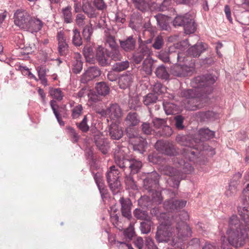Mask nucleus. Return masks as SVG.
<instances>
[{
    "mask_svg": "<svg viewBox=\"0 0 249 249\" xmlns=\"http://www.w3.org/2000/svg\"><path fill=\"white\" fill-rule=\"evenodd\" d=\"M217 77L212 74H206L196 77L191 82L193 89L184 90L182 95L186 98L188 105L186 108L190 110H196L202 107L207 101V95L212 91V85L216 81Z\"/></svg>",
    "mask_w": 249,
    "mask_h": 249,
    "instance_id": "obj_1",
    "label": "nucleus"
},
{
    "mask_svg": "<svg viewBox=\"0 0 249 249\" xmlns=\"http://www.w3.org/2000/svg\"><path fill=\"white\" fill-rule=\"evenodd\" d=\"M229 225V229L227 233L229 243L235 247L242 246L248 237L247 227L244 224L242 219L240 222L237 216L233 215L230 218Z\"/></svg>",
    "mask_w": 249,
    "mask_h": 249,
    "instance_id": "obj_2",
    "label": "nucleus"
},
{
    "mask_svg": "<svg viewBox=\"0 0 249 249\" xmlns=\"http://www.w3.org/2000/svg\"><path fill=\"white\" fill-rule=\"evenodd\" d=\"M159 220L161 223L157 231V241L168 242L169 240V238L172 235L169 220L166 218V214L163 213Z\"/></svg>",
    "mask_w": 249,
    "mask_h": 249,
    "instance_id": "obj_3",
    "label": "nucleus"
},
{
    "mask_svg": "<svg viewBox=\"0 0 249 249\" xmlns=\"http://www.w3.org/2000/svg\"><path fill=\"white\" fill-rule=\"evenodd\" d=\"M179 166L180 168H182V171L180 169L181 174L180 173L179 170L176 171L175 174L172 175L173 177L172 178L174 180V187L178 188L179 185L180 180L184 179L185 176L183 175L184 174H190L194 170L193 167L192 166L191 164L188 162H185L184 160H181L178 162Z\"/></svg>",
    "mask_w": 249,
    "mask_h": 249,
    "instance_id": "obj_4",
    "label": "nucleus"
},
{
    "mask_svg": "<svg viewBox=\"0 0 249 249\" xmlns=\"http://www.w3.org/2000/svg\"><path fill=\"white\" fill-rule=\"evenodd\" d=\"M119 172L116 169L114 165L111 166L109 168V170L106 174L107 181L110 189L114 194L118 192L120 186V182L119 181Z\"/></svg>",
    "mask_w": 249,
    "mask_h": 249,
    "instance_id": "obj_5",
    "label": "nucleus"
},
{
    "mask_svg": "<svg viewBox=\"0 0 249 249\" xmlns=\"http://www.w3.org/2000/svg\"><path fill=\"white\" fill-rule=\"evenodd\" d=\"M122 157H119L117 154H116L115 157V163L120 168H124L128 167L130 171L133 174L137 173L141 167H142V163L141 161L136 160L135 159L128 160L123 161L122 160Z\"/></svg>",
    "mask_w": 249,
    "mask_h": 249,
    "instance_id": "obj_6",
    "label": "nucleus"
},
{
    "mask_svg": "<svg viewBox=\"0 0 249 249\" xmlns=\"http://www.w3.org/2000/svg\"><path fill=\"white\" fill-rule=\"evenodd\" d=\"M176 141L180 145L188 147L185 150V156L189 160H195L196 158V153L190 148L193 147L195 149H197V147H196V145H194L192 142L188 140L187 137L184 135H178L176 138Z\"/></svg>",
    "mask_w": 249,
    "mask_h": 249,
    "instance_id": "obj_7",
    "label": "nucleus"
},
{
    "mask_svg": "<svg viewBox=\"0 0 249 249\" xmlns=\"http://www.w3.org/2000/svg\"><path fill=\"white\" fill-rule=\"evenodd\" d=\"M31 15L26 10L19 9L14 15L15 24L22 29H25L30 19Z\"/></svg>",
    "mask_w": 249,
    "mask_h": 249,
    "instance_id": "obj_8",
    "label": "nucleus"
},
{
    "mask_svg": "<svg viewBox=\"0 0 249 249\" xmlns=\"http://www.w3.org/2000/svg\"><path fill=\"white\" fill-rule=\"evenodd\" d=\"M102 116L108 117L110 119L117 120L123 114V111L119 105L116 103L110 105L106 110L103 109L99 112Z\"/></svg>",
    "mask_w": 249,
    "mask_h": 249,
    "instance_id": "obj_9",
    "label": "nucleus"
},
{
    "mask_svg": "<svg viewBox=\"0 0 249 249\" xmlns=\"http://www.w3.org/2000/svg\"><path fill=\"white\" fill-rule=\"evenodd\" d=\"M195 71V63L191 62L189 65H175L173 69V73L178 77L189 76L193 74Z\"/></svg>",
    "mask_w": 249,
    "mask_h": 249,
    "instance_id": "obj_10",
    "label": "nucleus"
},
{
    "mask_svg": "<svg viewBox=\"0 0 249 249\" xmlns=\"http://www.w3.org/2000/svg\"><path fill=\"white\" fill-rule=\"evenodd\" d=\"M135 7L142 11H154L155 0H132Z\"/></svg>",
    "mask_w": 249,
    "mask_h": 249,
    "instance_id": "obj_11",
    "label": "nucleus"
},
{
    "mask_svg": "<svg viewBox=\"0 0 249 249\" xmlns=\"http://www.w3.org/2000/svg\"><path fill=\"white\" fill-rule=\"evenodd\" d=\"M159 151L169 156H174L177 153L174 145L168 142L157 141V151Z\"/></svg>",
    "mask_w": 249,
    "mask_h": 249,
    "instance_id": "obj_12",
    "label": "nucleus"
},
{
    "mask_svg": "<svg viewBox=\"0 0 249 249\" xmlns=\"http://www.w3.org/2000/svg\"><path fill=\"white\" fill-rule=\"evenodd\" d=\"M15 41L19 46V48L22 51L21 53L24 54H29L33 52L35 48L34 44H27L25 45L24 44V40L23 39V36L22 34H17L15 36Z\"/></svg>",
    "mask_w": 249,
    "mask_h": 249,
    "instance_id": "obj_13",
    "label": "nucleus"
},
{
    "mask_svg": "<svg viewBox=\"0 0 249 249\" xmlns=\"http://www.w3.org/2000/svg\"><path fill=\"white\" fill-rule=\"evenodd\" d=\"M150 52L149 48L145 45H141L133 56V60L136 64H139L144 56L150 58Z\"/></svg>",
    "mask_w": 249,
    "mask_h": 249,
    "instance_id": "obj_14",
    "label": "nucleus"
},
{
    "mask_svg": "<svg viewBox=\"0 0 249 249\" xmlns=\"http://www.w3.org/2000/svg\"><path fill=\"white\" fill-rule=\"evenodd\" d=\"M178 241L175 238L173 239L172 243L175 246L178 243L181 242L187 237L191 235V230L190 228L186 224L183 223L181 228H177Z\"/></svg>",
    "mask_w": 249,
    "mask_h": 249,
    "instance_id": "obj_15",
    "label": "nucleus"
},
{
    "mask_svg": "<svg viewBox=\"0 0 249 249\" xmlns=\"http://www.w3.org/2000/svg\"><path fill=\"white\" fill-rule=\"evenodd\" d=\"M101 74V71L96 67H91L88 68L86 72L82 75L81 81L85 83L93 79L98 77Z\"/></svg>",
    "mask_w": 249,
    "mask_h": 249,
    "instance_id": "obj_16",
    "label": "nucleus"
},
{
    "mask_svg": "<svg viewBox=\"0 0 249 249\" xmlns=\"http://www.w3.org/2000/svg\"><path fill=\"white\" fill-rule=\"evenodd\" d=\"M43 24L42 21L40 19L31 16L29 21L24 30L31 33L37 32L41 29Z\"/></svg>",
    "mask_w": 249,
    "mask_h": 249,
    "instance_id": "obj_17",
    "label": "nucleus"
},
{
    "mask_svg": "<svg viewBox=\"0 0 249 249\" xmlns=\"http://www.w3.org/2000/svg\"><path fill=\"white\" fill-rule=\"evenodd\" d=\"M130 143L132 145L133 150L140 153H142L145 151L147 145V142L145 139L141 136L134 140H132Z\"/></svg>",
    "mask_w": 249,
    "mask_h": 249,
    "instance_id": "obj_18",
    "label": "nucleus"
},
{
    "mask_svg": "<svg viewBox=\"0 0 249 249\" xmlns=\"http://www.w3.org/2000/svg\"><path fill=\"white\" fill-rule=\"evenodd\" d=\"M186 204V201L185 200H178L171 199L164 203V207L167 210H174L178 209H181L184 207Z\"/></svg>",
    "mask_w": 249,
    "mask_h": 249,
    "instance_id": "obj_19",
    "label": "nucleus"
},
{
    "mask_svg": "<svg viewBox=\"0 0 249 249\" xmlns=\"http://www.w3.org/2000/svg\"><path fill=\"white\" fill-rule=\"evenodd\" d=\"M206 48V44L201 42H197L188 50V54L193 57H198Z\"/></svg>",
    "mask_w": 249,
    "mask_h": 249,
    "instance_id": "obj_20",
    "label": "nucleus"
},
{
    "mask_svg": "<svg viewBox=\"0 0 249 249\" xmlns=\"http://www.w3.org/2000/svg\"><path fill=\"white\" fill-rule=\"evenodd\" d=\"M108 132L111 138L113 140H119L123 136L122 128L116 123L110 124Z\"/></svg>",
    "mask_w": 249,
    "mask_h": 249,
    "instance_id": "obj_21",
    "label": "nucleus"
},
{
    "mask_svg": "<svg viewBox=\"0 0 249 249\" xmlns=\"http://www.w3.org/2000/svg\"><path fill=\"white\" fill-rule=\"evenodd\" d=\"M96 57L101 65L106 66L108 64L107 60L108 53H106V50L103 47L99 46L97 48Z\"/></svg>",
    "mask_w": 249,
    "mask_h": 249,
    "instance_id": "obj_22",
    "label": "nucleus"
},
{
    "mask_svg": "<svg viewBox=\"0 0 249 249\" xmlns=\"http://www.w3.org/2000/svg\"><path fill=\"white\" fill-rule=\"evenodd\" d=\"M120 202L121 204L123 215L128 219H130L131 217L130 212L131 203L130 200L129 199H124V197H121L120 199Z\"/></svg>",
    "mask_w": 249,
    "mask_h": 249,
    "instance_id": "obj_23",
    "label": "nucleus"
},
{
    "mask_svg": "<svg viewBox=\"0 0 249 249\" xmlns=\"http://www.w3.org/2000/svg\"><path fill=\"white\" fill-rule=\"evenodd\" d=\"M124 121L127 126H135L140 122V118L136 112H129L126 115Z\"/></svg>",
    "mask_w": 249,
    "mask_h": 249,
    "instance_id": "obj_24",
    "label": "nucleus"
},
{
    "mask_svg": "<svg viewBox=\"0 0 249 249\" xmlns=\"http://www.w3.org/2000/svg\"><path fill=\"white\" fill-rule=\"evenodd\" d=\"M239 214L244 222V224L247 227L248 238H249V211L246 207H238Z\"/></svg>",
    "mask_w": 249,
    "mask_h": 249,
    "instance_id": "obj_25",
    "label": "nucleus"
},
{
    "mask_svg": "<svg viewBox=\"0 0 249 249\" xmlns=\"http://www.w3.org/2000/svg\"><path fill=\"white\" fill-rule=\"evenodd\" d=\"M133 81L132 75L130 73L121 75L119 80V84L121 89L129 87Z\"/></svg>",
    "mask_w": 249,
    "mask_h": 249,
    "instance_id": "obj_26",
    "label": "nucleus"
},
{
    "mask_svg": "<svg viewBox=\"0 0 249 249\" xmlns=\"http://www.w3.org/2000/svg\"><path fill=\"white\" fill-rule=\"evenodd\" d=\"M83 67L81 55L79 53H75L74 60L72 62V71L75 73H79Z\"/></svg>",
    "mask_w": 249,
    "mask_h": 249,
    "instance_id": "obj_27",
    "label": "nucleus"
},
{
    "mask_svg": "<svg viewBox=\"0 0 249 249\" xmlns=\"http://www.w3.org/2000/svg\"><path fill=\"white\" fill-rule=\"evenodd\" d=\"M120 45L125 51H131L135 48V41L132 36H130L124 40L120 41Z\"/></svg>",
    "mask_w": 249,
    "mask_h": 249,
    "instance_id": "obj_28",
    "label": "nucleus"
},
{
    "mask_svg": "<svg viewBox=\"0 0 249 249\" xmlns=\"http://www.w3.org/2000/svg\"><path fill=\"white\" fill-rule=\"evenodd\" d=\"M170 21L171 19L168 17L161 14H157V21L161 30H167Z\"/></svg>",
    "mask_w": 249,
    "mask_h": 249,
    "instance_id": "obj_29",
    "label": "nucleus"
},
{
    "mask_svg": "<svg viewBox=\"0 0 249 249\" xmlns=\"http://www.w3.org/2000/svg\"><path fill=\"white\" fill-rule=\"evenodd\" d=\"M184 32L186 34H191L194 33L196 30V24L192 17L191 16L188 20H186L183 26Z\"/></svg>",
    "mask_w": 249,
    "mask_h": 249,
    "instance_id": "obj_30",
    "label": "nucleus"
},
{
    "mask_svg": "<svg viewBox=\"0 0 249 249\" xmlns=\"http://www.w3.org/2000/svg\"><path fill=\"white\" fill-rule=\"evenodd\" d=\"M199 141H203L214 137V132L208 128H202L198 131Z\"/></svg>",
    "mask_w": 249,
    "mask_h": 249,
    "instance_id": "obj_31",
    "label": "nucleus"
},
{
    "mask_svg": "<svg viewBox=\"0 0 249 249\" xmlns=\"http://www.w3.org/2000/svg\"><path fill=\"white\" fill-rule=\"evenodd\" d=\"M82 9L83 12L90 18H95L97 15L96 10L89 2H86L83 4Z\"/></svg>",
    "mask_w": 249,
    "mask_h": 249,
    "instance_id": "obj_32",
    "label": "nucleus"
},
{
    "mask_svg": "<svg viewBox=\"0 0 249 249\" xmlns=\"http://www.w3.org/2000/svg\"><path fill=\"white\" fill-rule=\"evenodd\" d=\"M153 203V199L147 196H143L138 200V204L142 208L150 207Z\"/></svg>",
    "mask_w": 249,
    "mask_h": 249,
    "instance_id": "obj_33",
    "label": "nucleus"
},
{
    "mask_svg": "<svg viewBox=\"0 0 249 249\" xmlns=\"http://www.w3.org/2000/svg\"><path fill=\"white\" fill-rule=\"evenodd\" d=\"M96 89L98 94L105 96L108 93L109 88L104 82H100L96 84Z\"/></svg>",
    "mask_w": 249,
    "mask_h": 249,
    "instance_id": "obj_34",
    "label": "nucleus"
},
{
    "mask_svg": "<svg viewBox=\"0 0 249 249\" xmlns=\"http://www.w3.org/2000/svg\"><path fill=\"white\" fill-rule=\"evenodd\" d=\"M190 14H186L184 16H178L175 18L173 21V24L175 26H184L188 18L191 17Z\"/></svg>",
    "mask_w": 249,
    "mask_h": 249,
    "instance_id": "obj_35",
    "label": "nucleus"
},
{
    "mask_svg": "<svg viewBox=\"0 0 249 249\" xmlns=\"http://www.w3.org/2000/svg\"><path fill=\"white\" fill-rule=\"evenodd\" d=\"M71 7L68 6L62 9V13L65 22L71 23L72 21Z\"/></svg>",
    "mask_w": 249,
    "mask_h": 249,
    "instance_id": "obj_36",
    "label": "nucleus"
},
{
    "mask_svg": "<svg viewBox=\"0 0 249 249\" xmlns=\"http://www.w3.org/2000/svg\"><path fill=\"white\" fill-rule=\"evenodd\" d=\"M133 127L126 126L125 128L126 134L129 139V142H131L132 140H134L140 137L137 133V130Z\"/></svg>",
    "mask_w": 249,
    "mask_h": 249,
    "instance_id": "obj_37",
    "label": "nucleus"
},
{
    "mask_svg": "<svg viewBox=\"0 0 249 249\" xmlns=\"http://www.w3.org/2000/svg\"><path fill=\"white\" fill-rule=\"evenodd\" d=\"M108 57L114 61L121 60L122 58L118 47L111 49V51L108 53Z\"/></svg>",
    "mask_w": 249,
    "mask_h": 249,
    "instance_id": "obj_38",
    "label": "nucleus"
},
{
    "mask_svg": "<svg viewBox=\"0 0 249 249\" xmlns=\"http://www.w3.org/2000/svg\"><path fill=\"white\" fill-rule=\"evenodd\" d=\"M153 60L151 58H146L143 61L142 69L147 74H151Z\"/></svg>",
    "mask_w": 249,
    "mask_h": 249,
    "instance_id": "obj_39",
    "label": "nucleus"
},
{
    "mask_svg": "<svg viewBox=\"0 0 249 249\" xmlns=\"http://www.w3.org/2000/svg\"><path fill=\"white\" fill-rule=\"evenodd\" d=\"M49 93L52 97L59 101L61 100L64 96L60 89L50 88L49 89Z\"/></svg>",
    "mask_w": 249,
    "mask_h": 249,
    "instance_id": "obj_40",
    "label": "nucleus"
},
{
    "mask_svg": "<svg viewBox=\"0 0 249 249\" xmlns=\"http://www.w3.org/2000/svg\"><path fill=\"white\" fill-rule=\"evenodd\" d=\"M133 214L134 216L138 219L148 220L149 219L147 213L145 211H142L140 209H136L134 211Z\"/></svg>",
    "mask_w": 249,
    "mask_h": 249,
    "instance_id": "obj_41",
    "label": "nucleus"
},
{
    "mask_svg": "<svg viewBox=\"0 0 249 249\" xmlns=\"http://www.w3.org/2000/svg\"><path fill=\"white\" fill-rule=\"evenodd\" d=\"M129 63L128 61H124L115 63L113 66V70L116 71H121L128 68Z\"/></svg>",
    "mask_w": 249,
    "mask_h": 249,
    "instance_id": "obj_42",
    "label": "nucleus"
},
{
    "mask_svg": "<svg viewBox=\"0 0 249 249\" xmlns=\"http://www.w3.org/2000/svg\"><path fill=\"white\" fill-rule=\"evenodd\" d=\"M95 143L97 146L104 154L107 153L109 146L107 142H104L102 140H98L96 139Z\"/></svg>",
    "mask_w": 249,
    "mask_h": 249,
    "instance_id": "obj_43",
    "label": "nucleus"
},
{
    "mask_svg": "<svg viewBox=\"0 0 249 249\" xmlns=\"http://www.w3.org/2000/svg\"><path fill=\"white\" fill-rule=\"evenodd\" d=\"M72 41L73 44L76 46H80L82 44V40L80 33L76 29L73 30Z\"/></svg>",
    "mask_w": 249,
    "mask_h": 249,
    "instance_id": "obj_44",
    "label": "nucleus"
},
{
    "mask_svg": "<svg viewBox=\"0 0 249 249\" xmlns=\"http://www.w3.org/2000/svg\"><path fill=\"white\" fill-rule=\"evenodd\" d=\"M50 105L59 124L60 125H64V122L61 120L59 116V114L57 110V106L56 105V102L53 100H51L50 102Z\"/></svg>",
    "mask_w": 249,
    "mask_h": 249,
    "instance_id": "obj_45",
    "label": "nucleus"
},
{
    "mask_svg": "<svg viewBox=\"0 0 249 249\" xmlns=\"http://www.w3.org/2000/svg\"><path fill=\"white\" fill-rule=\"evenodd\" d=\"M94 179L98 186V189L100 191L101 196H102L103 195L106 193V190L105 189V187L102 182V180L100 178V175L96 174L94 176Z\"/></svg>",
    "mask_w": 249,
    "mask_h": 249,
    "instance_id": "obj_46",
    "label": "nucleus"
},
{
    "mask_svg": "<svg viewBox=\"0 0 249 249\" xmlns=\"http://www.w3.org/2000/svg\"><path fill=\"white\" fill-rule=\"evenodd\" d=\"M237 184L236 182L232 181L230 183L228 189L225 192L227 196H231L236 194L237 191Z\"/></svg>",
    "mask_w": 249,
    "mask_h": 249,
    "instance_id": "obj_47",
    "label": "nucleus"
},
{
    "mask_svg": "<svg viewBox=\"0 0 249 249\" xmlns=\"http://www.w3.org/2000/svg\"><path fill=\"white\" fill-rule=\"evenodd\" d=\"M58 51L61 56H66L69 54L70 51L68 43L58 44Z\"/></svg>",
    "mask_w": 249,
    "mask_h": 249,
    "instance_id": "obj_48",
    "label": "nucleus"
},
{
    "mask_svg": "<svg viewBox=\"0 0 249 249\" xmlns=\"http://www.w3.org/2000/svg\"><path fill=\"white\" fill-rule=\"evenodd\" d=\"M124 181L126 187L128 189H137V186L135 184V182L130 175L126 176Z\"/></svg>",
    "mask_w": 249,
    "mask_h": 249,
    "instance_id": "obj_49",
    "label": "nucleus"
},
{
    "mask_svg": "<svg viewBox=\"0 0 249 249\" xmlns=\"http://www.w3.org/2000/svg\"><path fill=\"white\" fill-rule=\"evenodd\" d=\"M155 184V181L149 177H147L143 180V187L144 188L150 192L152 189V188Z\"/></svg>",
    "mask_w": 249,
    "mask_h": 249,
    "instance_id": "obj_50",
    "label": "nucleus"
},
{
    "mask_svg": "<svg viewBox=\"0 0 249 249\" xmlns=\"http://www.w3.org/2000/svg\"><path fill=\"white\" fill-rule=\"evenodd\" d=\"M156 101V95L154 93L148 94L144 98L143 103L146 106L154 105Z\"/></svg>",
    "mask_w": 249,
    "mask_h": 249,
    "instance_id": "obj_51",
    "label": "nucleus"
},
{
    "mask_svg": "<svg viewBox=\"0 0 249 249\" xmlns=\"http://www.w3.org/2000/svg\"><path fill=\"white\" fill-rule=\"evenodd\" d=\"M157 76L162 79H167L168 77V73L163 66L157 68Z\"/></svg>",
    "mask_w": 249,
    "mask_h": 249,
    "instance_id": "obj_52",
    "label": "nucleus"
},
{
    "mask_svg": "<svg viewBox=\"0 0 249 249\" xmlns=\"http://www.w3.org/2000/svg\"><path fill=\"white\" fill-rule=\"evenodd\" d=\"M83 107L81 105L75 106L72 110L71 116L73 119L78 118L82 114Z\"/></svg>",
    "mask_w": 249,
    "mask_h": 249,
    "instance_id": "obj_53",
    "label": "nucleus"
},
{
    "mask_svg": "<svg viewBox=\"0 0 249 249\" xmlns=\"http://www.w3.org/2000/svg\"><path fill=\"white\" fill-rule=\"evenodd\" d=\"M139 100L137 97H131L128 101L129 107L130 109L136 110L139 107Z\"/></svg>",
    "mask_w": 249,
    "mask_h": 249,
    "instance_id": "obj_54",
    "label": "nucleus"
},
{
    "mask_svg": "<svg viewBox=\"0 0 249 249\" xmlns=\"http://www.w3.org/2000/svg\"><path fill=\"white\" fill-rule=\"evenodd\" d=\"M92 31L93 30L91 24L86 26L83 32L84 37L88 40H89L92 34Z\"/></svg>",
    "mask_w": 249,
    "mask_h": 249,
    "instance_id": "obj_55",
    "label": "nucleus"
},
{
    "mask_svg": "<svg viewBox=\"0 0 249 249\" xmlns=\"http://www.w3.org/2000/svg\"><path fill=\"white\" fill-rule=\"evenodd\" d=\"M124 234L126 240H131L134 235L133 227L132 226H129L124 231Z\"/></svg>",
    "mask_w": 249,
    "mask_h": 249,
    "instance_id": "obj_56",
    "label": "nucleus"
},
{
    "mask_svg": "<svg viewBox=\"0 0 249 249\" xmlns=\"http://www.w3.org/2000/svg\"><path fill=\"white\" fill-rule=\"evenodd\" d=\"M78 126L79 128L84 132H86L89 130V126L87 124V118L86 116L84 117Z\"/></svg>",
    "mask_w": 249,
    "mask_h": 249,
    "instance_id": "obj_57",
    "label": "nucleus"
},
{
    "mask_svg": "<svg viewBox=\"0 0 249 249\" xmlns=\"http://www.w3.org/2000/svg\"><path fill=\"white\" fill-rule=\"evenodd\" d=\"M176 106L172 103H168L164 105V110L167 115L173 114L175 113L174 108Z\"/></svg>",
    "mask_w": 249,
    "mask_h": 249,
    "instance_id": "obj_58",
    "label": "nucleus"
},
{
    "mask_svg": "<svg viewBox=\"0 0 249 249\" xmlns=\"http://www.w3.org/2000/svg\"><path fill=\"white\" fill-rule=\"evenodd\" d=\"M56 39L58 41V44L68 43L65 34L62 31L58 32L56 36Z\"/></svg>",
    "mask_w": 249,
    "mask_h": 249,
    "instance_id": "obj_59",
    "label": "nucleus"
},
{
    "mask_svg": "<svg viewBox=\"0 0 249 249\" xmlns=\"http://www.w3.org/2000/svg\"><path fill=\"white\" fill-rule=\"evenodd\" d=\"M83 52L86 58H91L93 56V48L91 46H87L85 47Z\"/></svg>",
    "mask_w": 249,
    "mask_h": 249,
    "instance_id": "obj_60",
    "label": "nucleus"
},
{
    "mask_svg": "<svg viewBox=\"0 0 249 249\" xmlns=\"http://www.w3.org/2000/svg\"><path fill=\"white\" fill-rule=\"evenodd\" d=\"M125 149H126L125 147H118L116 149H115L114 152V160H115L116 154H117L119 157H122L121 159L123 161H124L127 160V159H124V156L125 153L124 152Z\"/></svg>",
    "mask_w": 249,
    "mask_h": 249,
    "instance_id": "obj_61",
    "label": "nucleus"
},
{
    "mask_svg": "<svg viewBox=\"0 0 249 249\" xmlns=\"http://www.w3.org/2000/svg\"><path fill=\"white\" fill-rule=\"evenodd\" d=\"M142 129L143 133L146 135H150L153 131V129L150 126L149 123H144L142 125Z\"/></svg>",
    "mask_w": 249,
    "mask_h": 249,
    "instance_id": "obj_62",
    "label": "nucleus"
},
{
    "mask_svg": "<svg viewBox=\"0 0 249 249\" xmlns=\"http://www.w3.org/2000/svg\"><path fill=\"white\" fill-rule=\"evenodd\" d=\"M106 43L109 45L111 49L117 47L114 38L113 36H107L106 40Z\"/></svg>",
    "mask_w": 249,
    "mask_h": 249,
    "instance_id": "obj_63",
    "label": "nucleus"
},
{
    "mask_svg": "<svg viewBox=\"0 0 249 249\" xmlns=\"http://www.w3.org/2000/svg\"><path fill=\"white\" fill-rule=\"evenodd\" d=\"M94 5L98 10H103L106 5L103 0H94Z\"/></svg>",
    "mask_w": 249,
    "mask_h": 249,
    "instance_id": "obj_64",
    "label": "nucleus"
}]
</instances>
